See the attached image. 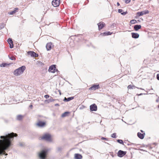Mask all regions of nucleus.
Listing matches in <instances>:
<instances>
[{
    "label": "nucleus",
    "instance_id": "nucleus-1",
    "mask_svg": "<svg viewBox=\"0 0 159 159\" xmlns=\"http://www.w3.org/2000/svg\"><path fill=\"white\" fill-rule=\"evenodd\" d=\"M17 136L16 134L12 133L8 134L5 136H1L0 140V155L5 154L7 155L5 151L8 150L11 145V142L13 140L14 137Z\"/></svg>",
    "mask_w": 159,
    "mask_h": 159
},
{
    "label": "nucleus",
    "instance_id": "nucleus-2",
    "mask_svg": "<svg viewBox=\"0 0 159 159\" xmlns=\"http://www.w3.org/2000/svg\"><path fill=\"white\" fill-rule=\"evenodd\" d=\"M26 69L25 66H23L15 70L13 72L14 75L16 76H19L22 74Z\"/></svg>",
    "mask_w": 159,
    "mask_h": 159
},
{
    "label": "nucleus",
    "instance_id": "nucleus-3",
    "mask_svg": "<svg viewBox=\"0 0 159 159\" xmlns=\"http://www.w3.org/2000/svg\"><path fill=\"white\" fill-rule=\"evenodd\" d=\"M48 150L45 149L42 150L39 154V157L40 159H45Z\"/></svg>",
    "mask_w": 159,
    "mask_h": 159
},
{
    "label": "nucleus",
    "instance_id": "nucleus-4",
    "mask_svg": "<svg viewBox=\"0 0 159 159\" xmlns=\"http://www.w3.org/2000/svg\"><path fill=\"white\" fill-rule=\"evenodd\" d=\"M56 65H52L50 66L48 70V71L52 73H54L56 71H58V70L56 68Z\"/></svg>",
    "mask_w": 159,
    "mask_h": 159
},
{
    "label": "nucleus",
    "instance_id": "nucleus-5",
    "mask_svg": "<svg viewBox=\"0 0 159 159\" xmlns=\"http://www.w3.org/2000/svg\"><path fill=\"white\" fill-rule=\"evenodd\" d=\"M42 139L47 141H51V135L49 134H45L42 137Z\"/></svg>",
    "mask_w": 159,
    "mask_h": 159
},
{
    "label": "nucleus",
    "instance_id": "nucleus-6",
    "mask_svg": "<svg viewBox=\"0 0 159 159\" xmlns=\"http://www.w3.org/2000/svg\"><path fill=\"white\" fill-rule=\"evenodd\" d=\"M60 2V0H53L52 4L54 7H57L59 6Z\"/></svg>",
    "mask_w": 159,
    "mask_h": 159
},
{
    "label": "nucleus",
    "instance_id": "nucleus-7",
    "mask_svg": "<svg viewBox=\"0 0 159 159\" xmlns=\"http://www.w3.org/2000/svg\"><path fill=\"white\" fill-rule=\"evenodd\" d=\"M27 54L28 55L32 57H37L39 55L34 51H29L27 52Z\"/></svg>",
    "mask_w": 159,
    "mask_h": 159
},
{
    "label": "nucleus",
    "instance_id": "nucleus-8",
    "mask_svg": "<svg viewBox=\"0 0 159 159\" xmlns=\"http://www.w3.org/2000/svg\"><path fill=\"white\" fill-rule=\"evenodd\" d=\"M126 151H124L121 150H119L117 153V156L120 157H123L126 154Z\"/></svg>",
    "mask_w": 159,
    "mask_h": 159
},
{
    "label": "nucleus",
    "instance_id": "nucleus-9",
    "mask_svg": "<svg viewBox=\"0 0 159 159\" xmlns=\"http://www.w3.org/2000/svg\"><path fill=\"white\" fill-rule=\"evenodd\" d=\"M149 13V11L148 10H147L144 11H142L140 12H137V15L139 16H140L144 15H146L147 14H148Z\"/></svg>",
    "mask_w": 159,
    "mask_h": 159
},
{
    "label": "nucleus",
    "instance_id": "nucleus-10",
    "mask_svg": "<svg viewBox=\"0 0 159 159\" xmlns=\"http://www.w3.org/2000/svg\"><path fill=\"white\" fill-rule=\"evenodd\" d=\"M100 88V87L99 84H94L89 89V90H95L98 89Z\"/></svg>",
    "mask_w": 159,
    "mask_h": 159
},
{
    "label": "nucleus",
    "instance_id": "nucleus-11",
    "mask_svg": "<svg viewBox=\"0 0 159 159\" xmlns=\"http://www.w3.org/2000/svg\"><path fill=\"white\" fill-rule=\"evenodd\" d=\"M97 25L98 26V30H99L102 29L106 25L105 23L103 22H100L98 23Z\"/></svg>",
    "mask_w": 159,
    "mask_h": 159
},
{
    "label": "nucleus",
    "instance_id": "nucleus-12",
    "mask_svg": "<svg viewBox=\"0 0 159 159\" xmlns=\"http://www.w3.org/2000/svg\"><path fill=\"white\" fill-rule=\"evenodd\" d=\"M90 109L91 111H96L97 110V107L95 104H93L90 106Z\"/></svg>",
    "mask_w": 159,
    "mask_h": 159
},
{
    "label": "nucleus",
    "instance_id": "nucleus-13",
    "mask_svg": "<svg viewBox=\"0 0 159 159\" xmlns=\"http://www.w3.org/2000/svg\"><path fill=\"white\" fill-rule=\"evenodd\" d=\"M52 47V43L51 42L48 43L46 45V48L48 51L50 50Z\"/></svg>",
    "mask_w": 159,
    "mask_h": 159
},
{
    "label": "nucleus",
    "instance_id": "nucleus-14",
    "mask_svg": "<svg viewBox=\"0 0 159 159\" xmlns=\"http://www.w3.org/2000/svg\"><path fill=\"white\" fill-rule=\"evenodd\" d=\"M7 42L10 45V48H13V44L12 39L11 38H9L7 40Z\"/></svg>",
    "mask_w": 159,
    "mask_h": 159
},
{
    "label": "nucleus",
    "instance_id": "nucleus-15",
    "mask_svg": "<svg viewBox=\"0 0 159 159\" xmlns=\"http://www.w3.org/2000/svg\"><path fill=\"white\" fill-rule=\"evenodd\" d=\"M112 33L110 31H107L104 32L103 33H101L100 34V35H102L103 36H105L107 35H110L112 34Z\"/></svg>",
    "mask_w": 159,
    "mask_h": 159
},
{
    "label": "nucleus",
    "instance_id": "nucleus-16",
    "mask_svg": "<svg viewBox=\"0 0 159 159\" xmlns=\"http://www.w3.org/2000/svg\"><path fill=\"white\" fill-rule=\"evenodd\" d=\"M145 133H141L140 132H138L137 136L141 139H143L145 136Z\"/></svg>",
    "mask_w": 159,
    "mask_h": 159
},
{
    "label": "nucleus",
    "instance_id": "nucleus-17",
    "mask_svg": "<svg viewBox=\"0 0 159 159\" xmlns=\"http://www.w3.org/2000/svg\"><path fill=\"white\" fill-rule=\"evenodd\" d=\"M46 123L44 122L39 121L37 124V125L39 127H43L45 125Z\"/></svg>",
    "mask_w": 159,
    "mask_h": 159
},
{
    "label": "nucleus",
    "instance_id": "nucleus-18",
    "mask_svg": "<svg viewBox=\"0 0 159 159\" xmlns=\"http://www.w3.org/2000/svg\"><path fill=\"white\" fill-rule=\"evenodd\" d=\"M132 37L134 39H137L139 37V34L137 33H132Z\"/></svg>",
    "mask_w": 159,
    "mask_h": 159
},
{
    "label": "nucleus",
    "instance_id": "nucleus-19",
    "mask_svg": "<svg viewBox=\"0 0 159 159\" xmlns=\"http://www.w3.org/2000/svg\"><path fill=\"white\" fill-rule=\"evenodd\" d=\"M75 159H81L82 158V156L80 154L76 153L75 154Z\"/></svg>",
    "mask_w": 159,
    "mask_h": 159
},
{
    "label": "nucleus",
    "instance_id": "nucleus-20",
    "mask_svg": "<svg viewBox=\"0 0 159 159\" xmlns=\"http://www.w3.org/2000/svg\"><path fill=\"white\" fill-rule=\"evenodd\" d=\"M74 97H70L68 98L65 97L63 99V101L64 102H68L74 99Z\"/></svg>",
    "mask_w": 159,
    "mask_h": 159
},
{
    "label": "nucleus",
    "instance_id": "nucleus-21",
    "mask_svg": "<svg viewBox=\"0 0 159 159\" xmlns=\"http://www.w3.org/2000/svg\"><path fill=\"white\" fill-rule=\"evenodd\" d=\"M141 28V26L140 25H137L134 26V28L135 31H138Z\"/></svg>",
    "mask_w": 159,
    "mask_h": 159
},
{
    "label": "nucleus",
    "instance_id": "nucleus-22",
    "mask_svg": "<svg viewBox=\"0 0 159 159\" xmlns=\"http://www.w3.org/2000/svg\"><path fill=\"white\" fill-rule=\"evenodd\" d=\"M135 88H136V87L134 86H132L131 85H129L128 86V89H134ZM137 88L139 89L144 90V89L142 88H138V87H137Z\"/></svg>",
    "mask_w": 159,
    "mask_h": 159
},
{
    "label": "nucleus",
    "instance_id": "nucleus-23",
    "mask_svg": "<svg viewBox=\"0 0 159 159\" xmlns=\"http://www.w3.org/2000/svg\"><path fill=\"white\" fill-rule=\"evenodd\" d=\"M18 9V8H16L14 9V10L11 11L9 12L8 14L10 15H13L17 11V10Z\"/></svg>",
    "mask_w": 159,
    "mask_h": 159
},
{
    "label": "nucleus",
    "instance_id": "nucleus-24",
    "mask_svg": "<svg viewBox=\"0 0 159 159\" xmlns=\"http://www.w3.org/2000/svg\"><path fill=\"white\" fill-rule=\"evenodd\" d=\"M11 63H3L0 65V66L1 67H5L7 66H9L10 65Z\"/></svg>",
    "mask_w": 159,
    "mask_h": 159
},
{
    "label": "nucleus",
    "instance_id": "nucleus-25",
    "mask_svg": "<svg viewBox=\"0 0 159 159\" xmlns=\"http://www.w3.org/2000/svg\"><path fill=\"white\" fill-rule=\"evenodd\" d=\"M37 64L38 66L43 67L44 65V63L40 61H38L37 62Z\"/></svg>",
    "mask_w": 159,
    "mask_h": 159
},
{
    "label": "nucleus",
    "instance_id": "nucleus-26",
    "mask_svg": "<svg viewBox=\"0 0 159 159\" xmlns=\"http://www.w3.org/2000/svg\"><path fill=\"white\" fill-rule=\"evenodd\" d=\"M69 113L70 112L68 111L65 112L64 113L62 114L61 117H63L66 116H68V115Z\"/></svg>",
    "mask_w": 159,
    "mask_h": 159
},
{
    "label": "nucleus",
    "instance_id": "nucleus-27",
    "mask_svg": "<svg viewBox=\"0 0 159 159\" xmlns=\"http://www.w3.org/2000/svg\"><path fill=\"white\" fill-rule=\"evenodd\" d=\"M54 99L52 97H51L50 98L46 100V101L48 103H49L51 102L54 101Z\"/></svg>",
    "mask_w": 159,
    "mask_h": 159
},
{
    "label": "nucleus",
    "instance_id": "nucleus-28",
    "mask_svg": "<svg viewBox=\"0 0 159 159\" xmlns=\"http://www.w3.org/2000/svg\"><path fill=\"white\" fill-rule=\"evenodd\" d=\"M23 118V116L21 115H18L17 116V119L19 120H21Z\"/></svg>",
    "mask_w": 159,
    "mask_h": 159
},
{
    "label": "nucleus",
    "instance_id": "nucleus-29",
    "mask_svg": "<svg viewBox=\"0 0 159 159\" xmlns=\"http://www.w3.org/2000/svg\"><path fill=\"white\" fill-rule=\"evenodd\" d=\"M5 24L4 23H2L0 24V30L3 28L5 26Z\"/></svg>",
    "mask_w": 159,
    "mask_h": 159
},
{
    "label": "nucleus",
    "instance_id": "nucleus-30",
    "mask_svg": "<svg viewBox=\"0 0 159 159\" xmlns=\"http://www.w3.org/2000/svg\"><path fill=\"white\" fill-rule=\"evenodd\" d=\"M117 141L118 143L124 145L123 142L122 140L118 139L117 140Z\"/></svg>",
    "mask_w": 159,
    "mask_h": 159
},
{
    "label": "nucleus",
    "instance_id": "nucleus-31",
    "mask_svg": "<svg viewBox=\"0 0 159 159\" xmlns=\"http://www.w3.org/2000/svg\"><path fill=\"white\" fill-rule=\"evenodd\" d=\"M130 22L132 24H135L137 23V21L136 20L133 19L131 20Z\"/></svg>",
    "mask_w": 159,
    "mask_h": 159
},
{
    "label": "nucleus",
    "instance_id": "nucleus-32",
    "mask_svg": "<svg viewBox=\"0 0 159 159\" xmlns=\"http://www.w3.org/2000/svg\"><path fill=\"white\" fill-rule=\"evenodd\" d=\"M111 137L113 138H116L117 137L116 134V133H114L111 135Z\"/></svg>",
    "mask_w": 159,
    "mask_h": 159
},
{
    "label": "nucleus",
    "instance_id": "nucleus-33",
    "mask_svg": "<svg viewBox=\"0 0 159 159\" xmlns=\"http://www.w3.org/2000/svg\"><path fill=\"white\" fill-rule=\"evenodd\" d=\"M9 57V58L10 60H16V58L14 56H11V57H10L9 56H8Z\"/></svg>",
    "mask_w": 159,
    "mask_h": 159
},
{
    "label": "nucleus",
    "instance_id": "nucleus-34",
    "mask_svg": "<svg viewBox=\"0 0 159 159\" xmlns=\"http://www.w3.org/2000/svg\"><path fill=\"white\" fill-rule=\"evenodd\" d=\"M127 145H130V146H132V145H134V146H137V144H136L135 143H130L129 144H128Z\"/></svg>",
    "mask_w": 159,
    "mask_h": 159
},
{
    "label": "nucleus",
    "instance_id": "nucleus-35",
    "mask_svg": "<svg viewBox=\"0 0 159 159\" xmlns=\"http://www.w3.org/2000/svg\"><path fill=\"white\" fill-rule=\"evenodd\" d=\"M57 150L58 151H61L62 150V148L61 147H58L57 148Z\"/></svg>",
    "mask_w": 159,
    "mask_h": 159
},
{
    "label": "nucleus",
    "instance_id": "nucleus-36",
    "mask_svg": "<svg viewBox=\"0 0 159 159\" xmlns=\"http://www.w3.org/2000/svg\"><path fill=\"white\" fill-rule=\"evenodd\" d=\"M128 13L127 11H126L125 12H123L121 13V14L122 15H125Z\"/></svg>",
    "mask_w": 159,
    "mask_h": 159
},
{
    "label": "nucleus",
    "instance_id": "nucleus-37",
    "mask_svg": "<svg viewBox=\"0 0 159 159\" xmlns=\"http://www.w3.org/2000/svg\"><path fill=\"white\" fill-rule=\"evenodd\" d=\"M122 11L123 10L122 9H119L118 10V12L119 13H120L121 14V13H122Z\"/></svg>",
    "mask_w": 159,
    "mask_h": 159
},
{
    "label": "nucleus",
    "instance_id": "nucleus-38",
    "mask_svg": "<svg viewBox=\"0 0 159 159\" xmlns=\"http://www.w3.org/2000/svg\"><path fill=\"white\" fill-rule=\"evenodd\" d=\"M44 97L46 99L48 98L49 97V96L48 95H46L44 96Z\"/></svg>",
    "mask_w": 159,
    "mask_h": 159
},
{
    "label": "nucleus",
    "instance_id": "nucleus-39",
    "mask_svg": "<svg viewBox=\"0 0 159 159\" xmlns=\"http://www.w3.org/2000/svg\"><path fill=\"white\" fill-rule=\"evenodd\" d=\"M130 1V0H125V2L126 3H129Z\"/></svg>",
    "mask_w": 159,
    "mask_h": 159
},
{
    "label": "nucleus",
    "instance_id": "nucleus-40",
    "mask_svg": "<svg viewBox=\"0 0 159 159\" xmlns=\"http://www.w3.org/2000/svg\"><path fill=\"white\" fill-rule=\"evenodd\" d=\"M47 68H45L43 70V71H44V73L45 74L47 71Z\"/></svg>",
    "mask_w": 159,
    "mask_h": 159
},
{
    "label": "nucleus",
    "instance_id": "nucleus-41",
    "mask_svg": "<svg viewBox=\"0 0 159 159\" xmlns=\"http://www.w3.org/2000/svg\"><path fill=\"white\" fill-rule=\"evenodd\" d=\"M101 139L102 140H107V139L105 138H104V137H102V138H101Z\"/></svg>",
    "mask_w": 159,
    "mask_h": 159
},
{
    "label": "nucleus",
    "instance_id": "nucleus-42",
    "mask_svg": "<svg viewBox=\"0 0 159 159\" xmlns=\"http://www.w3.org/2000/svg\"><path fill=\"white\" fill-rule=\"evenodd\" d=\"M157 79L158 80H159V74H158L157 75Z\"/></svg>",
    "mask_w": 159,
    "mask_h": 159
},
{
    "label": "nucleus",
    "instance_id": "nucleus-43",
    "mask_svg": "<svg viewBox=\"0 0 159 159\" xmlns=\"http://www.w3.org/2000/svg\"><path fill=\"white\" fill-rule=\"evenodd\" d=\"M147 61L148 60H144L143 61V63L146 64V63L147 62Z\"/></svg>",
    "mask_w": 159,
    "mask_h": 159
},
{
    "label": "nucleus",
    "instance_id": "nucleus-44",
    "mask_svg": "<svg viewBox=\"0 0 159 159\" xmlns=\"http://www.w3.org/2000/svg\"><path fill=\"white\" fill-rule=\"evenodd\" d=\"M19 145H20V146H23L24 145V144L22 143H19Z\"/></svg>",
    "mask_w": 159,
    "mask_h": 159
},
{
    "label": "nucleus",
    "instance_id": "nucleus-45",
    "mask_svg": "<svg viewBox=\"0 0 159 159\" xmlns=\"http://www.w3.org/2000/svg\"><path fill=\"white\" fill-rule=\"evenodd\" d=\"M59 106V104L58 103H56L55 104V106Z\"/></svg>",
    "mask_w": 159,
    "mask_h": 159
},
{
    "label": "nucleus",
    "instance_id": "nucleus-46",
    "mask_svg": "<svg viewBox=\"0 0 159 159\" xmlns=\"http://www.w3.org/2000/svg\"><path fill=\"white\" fill-rule=\"evenodd\" d=\"M159 101V97L158 98V99L156 100V102H157Z\"/></svg>",
    "mask_w": 159,
    "mask_h": 159
},
{
    "label": "nucleus",
    "instance_id": "nucleus-47",
    "mask_svg": "<svg viewBox=\"0 0 159 159\" xmlns=\"http://www.w3.org/2000/svg\"><path fill=\"white\" fill-rule=\"evenodd\" d=\"M143 94H145V93L143 94V93H140L138 95H139V96H140V95H143Z\"/></svg>",
    "mask_w": 159,
    "mask_h": 159
},
{
    "label": "nucleus",
    "instance_id": "nucleus-48",
    "mask_svg": "<svg viewBox=\"0 0 159 159\" xmlns=\"http://www.w3.org/2000/svg\"><path fill=\"white\" fill-rule=\"evenodd\" d=\"M140 131L141 132V133H144V131H143V130H140Z\"/></svg>",
    "mask_w": 159,
    "mask_h": 159
},
{
    "label": "nucleus",
    "instance_id": "nucleus-49",
    "mask_svg": "<svg viewBox=\"0 0 159 159\" xmlns=\"http://www.w3.org/2000/svg\"><path fill=\"white\" fill-rule=\"evenodd\" d=\"M117 5L118 6H119L120 5V4L119 2H117Z\"/></svg>",
    "mask_w": 159,
    "mask_h": 159
},
{
    "label": "nucleus",
    "instance_id": "nucleus-50",
    "mask_svg": "<svg viewBox=\"0 0 159 159\" xmlns=\"http://www.w3.org/2000/svg\"><path fill=\"white\" fill-rule=\"evenodd\" d=\"M58 91L59 92V93H60V95H61V91L60 90H58Z\"/></svg>",
    "mask_w": 159,
    "mask_h": 159
},
{
    "label": "nucleus",
    "instance_id": "nucleus-51",
    "mask_svg": "<svg viewBox=\"0 0 159 159\" xmlns=\"http://www.w3.org/2000/svg\"><path fill=\"white\" fill-rule=\"evenodd\" d=\"M33 107V106H32V105H30V108H31V107Z\"/></svg>",
    "mask_w": 159,
    "mask_h": 159
},
{
    "label": "nucleus",
    "instance_id": "nucleus-52",
    "mask_svg": "<svg viewBox=\"0 0 159 159\" xmlns=\"http://www.w3.org/2000/svg\"><path fill=\"white\" fill-rule=\"evenodd\" d=\"M56 71L57 72V73H58L59 74V73L60 71H59L58 70V71Z\"/></svg>",
    "mask_w": 159,
    "mask_h": 159
},
{
    "label": "nucleus",
    "instance_id": "nucleus-53",
    "mask_svg": "<svg viewBox=\"0 0 159 159\" xmlns=\"http://www.w3.org/2000/svg\"><path fill=\"white\" fill-rule=\"evenodd\" d=\"M83 107H84V106H83V107H81V108H83Z\"/></svg>",
    "mask_w": 159,
    "mask_h": 159
},
{
    "label": "nucleus",
    "instance_id": "nucleus-54",
    "mask_svg": "<svg viewBox=\"0 0 159 159\" xmlns=\"http://www.w3.org/2000/svg\"><path fill=\"white\" fill-rule=\"evenodd\" d=\"M158 108H159V105H158Z\"/></svg>",
    "mask_w": 159,
    "mask_h": 159
},
{
    "label": "nucleus",
    "instance_id": "nucleus-55",
    "mask_svg": "<svg viewBox=\"0 0 159 159\" xmlns=\"http://www.w3.org/2000/svg\"><path fill=\"white\" fill-rule=\"evenodd\" d=\"M80 109H82V108H81V107H80Z\"/></svg>",
    "mask_w": 159,
    "mask_h": 159
},
{
    "label": "nucleus",
    "instance_id": "nucleus-56",
    "mask_svg": "<svg viewBox=\"0 0 159 159\" xmlns=\"http://www.w3.org/2000/svg\"><path fill=\"white\" fill-rule=\"evenodd\" d=\"M79 35V34H77V36H78V35Z\"/></svg>",
    "mask_w": 159,
    "mask_h": 159
},
{
    "label": "nucleus",
    "instance_id": "nucleus-57",
    "mask_svg": "<svg viewBox=\"0 0 159 159\" xmlns=\"http://www.w3.org/2000/svg\"><path fill=\"white\" fill-rule=\"evenodd\" d=\"M158 159H159V157H158Z\"/></svg>",
    "mask_w": 159,
    "mask_h": 159
}]
</instances>
